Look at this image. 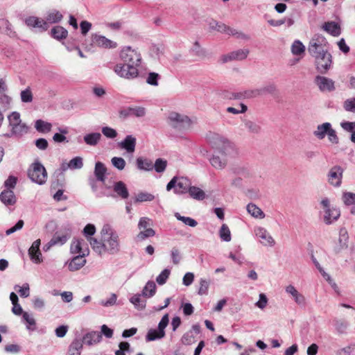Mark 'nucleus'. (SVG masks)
<instances>
[{
	"mask_svg": "<svg viewBox=\"0 0 355 355\" xmlns=\"http://www.w3.org/2000/svg\"><path fill=\"white\" fill-rule=\"evenodd\" d=\"M101 240L96 238H89V243L92 250L99 255L105 253L116 254L121 250L119 236L110 225L105 224L100 232Z\"/></svg>",
	"mask_w": 355,
	"mask_h": 355,
	"instance_id": "f257e3e1",
	"label": "nucleus"
},
{
	"mask_svg": "<svg viewBox=\"0 0 355 355\" xmlns=\"http://www.w3.org/2000/svg\"><path fill=\"white\" fill-rule=\"evenodd\" d=\"M123 64L114 66V72L121 78L128 80L136 78L139 76V67L141 63V56L137 50L130 46L123 47L119 54Z\"/></svg>",
	"mask_w": 355,
	"mask_h": 355,
	"instance_id": "f03ea898",
	"label": "nucleus"
},
{
	"mask_svg": "<svg viewBox=\"0 0 355 355\" xmlns=\"http://www.w3.org/2000/svg\"><path fill=\"white\" fill-rule=\"evenodd\" d=\"M210 142L216 148L214 154L209 159L210 164L216 169H223L227 165V157L234 152V146L230 141L218 135H214Z\"/></svg>",
	"mask_w": 355,
	"mask_h": 355,
	"instance_id": "7ed1b4c3",
	"label": "nucleus"
},
{
	"mask_svg": "<svg viewBox=\"0 0 355 355\" xmlns=\"http://www.w3.org/2000/svg\"><path fill=\"white\" fill-rule=\"evenodd\" d=\"M8 120L10 127V133L6 134V137L21 138L28 132V127L26 123L21 122L19 112H12L8 116Z\"/></svg>",
	"mask_w": 355,
	"mask_h": 355,
	"instance_id": "20e7f679",
	"label": "nucleus"
},
{
	"mask_svg": "<svg viewBox=\"0 0 355 355\" xmlns=\"http://www.w3.org/2000/svg\"><path fill=\"white\" fill-rule=\"evenodd\" d=\"M168 123L171 127L179 132L189 130L192 123L187 116L177 112L170 113L168 117Z\"/></svg>",
	"mask_w": 355,
	"mask_h": 355,
	"instance_id": "39448f33",
	"label": "nucleus"
},
{
	"mask_svg": "<svg viewBox=\"0 0 355 355\" xmlns=\"http://www.w3.org/2000/svg\"><path fill=\"white\" fill-rule=\"evenodd\" d=\"M191 186V180L183 176L173 177L166 185V190L171 191L174 189V193L176 194H184L189 191Z\"/></svg>",
	"mask_w": 355,
	"mask_h": 355,
	"instance_id": "423d86ee",
	"label": "nucleus"
},
{
	"mask_svg": "<svg viewBox=\"0 0 355 355\" xmlns=\"http://www.w3.org/2000/svg\"><path fill=\"white\" fill-rule=\"evenodd\" d=\"M29 178L40 185L44 184L47 179V173L44 166L39 162H34L28 171Z\"/></svg>",
	"mask_w": 355,
	"mask_h": 355,
	"instance_id": "0eeeda50",
	"label": "nucleus"
},
{
	"mask_svg": "<svg viewBox=\"0 0 355 355\" xmlns=\"http://www.w3.org/2000/svg\"><path fill=\"white\" fill-rule=\"evenodd\" d=\"M315 58L316 69L320 73H326L332 64V56L327 51L313 55Z\"/></svg>",
	"mask_w": 355,
	"mask_h": 355,
	"instance_id": "6e6552de",
	"label": "nucleus"
},
{
	"mask_svg": "<svg viewBox=\"0 0 355 355\" xmlns=\"http://www.w3.org/2000/svg\"><path fill=\"white\" fill-rule=\"evenodd\" d=\"M343 172V168L340 166L336 165L331 167L327 175L328 183L334 187H340Z\"/></svg>",
	"mask_w": 355,
	"mask_h": 355,
	"instance_id": "1a4fd4ad",
	"label": "nucleus"
},
{
	"mask_svg": "<svg viewBox=\"0 0 355 355\" xmlns=\"http://www.w3.org/2000/svg\"><path fill=\"white\" fill-rule=\"evenodd\" d=\"M326 44L327 40L324 36L315 35L309 42L308 51L311 55L327 51L324 49Z\"/></svg>",
	"mask_w": 355,
	"mask_h": 355,
	"instance_id": "9d476101",
	"label": "nucleus"
},
{
	"mask_svg": "<svg viewBox=\"0 0 355 355\" xmlns=\"http://www.w3.org/2000/svg\"><path fill=\"white\" fill-rule=\"evenodd\" d=\"M91 40L93 45L101 49H115L118 46L116 42L97 33L92 34Z\"/></svg>",
	"mask_w": 355,
	"mask_h": 355,
	"instance_id": "9b49d317",
	"label": "nucleus"
},
{
	"mask_svg": "<svg viewBox=\"0 0 355 355\" xmlns=\"http://www.w3.org/2000/svg\"><path fill=\"white\" fill-rule=\"evenodd\" d=\"M286 293L289 295L294 302L300 307H305L307 304L306 297L299 292L297 288L292 284H289L285 287Z\"/></svg>",
	"mask_w": 355,
	"mask_h": 355,
	"instance_id": "f8f14e48",
	"label": "nucleus"
},
{
	"mask_svg": "<svg viewBox=\"0 0 355 355\" xmlns=\"http://www.w3.org/2000/svg\"><path fill=\"white\" fill-rule=\"evenodd\" d=\"M254 234L263 245L273 247L275 245L274 239L264 227H256Z\"/></svg>",
	"mask_w": 355,
	"mask_h": 355,
	"instance_id": "ddd939ff",
	"label": "nucleus"
},
{
	"mask_svg": "<svg viewBox=\"0 0 355 355\" xmlns=\"http://www.w3.org/2000/svg\"><path fill=\"white\" fill-rule=\"evenodd\" d=\"M249 53L250 51L248 49H238L222 55L221 60L223 63L234 60H243L248 57Z\"/></svg>",
	"mask_w": 355,
	"mask_h": 355,
	"instance_id": "4468645a",
	"label": "nucleus"
},
{
	"mask_svg": "<svg viewBox=\"0 0 355 355\" xmlns=\"http://www.w3.org/2000/svg\"><path fill=\"white\" fill-rule=\"evenodd\" d=\"M40 239H37L33 243L28 250L30 259L36 264L40 263L43 261L42 255L40 250Z\"/></svg>",
	"mask_w": 355,
	"mask_h": 355,
	"instance_id": "2eb2a0df",
	"label": "nucleus"
},
{
	"mask_svg": "<svg viewBox=\"0 0 355 355\" xmlns=\"http://www.w3.org/2000/svg\"><path fill=\"white\" fill-rule=\"evenodd\" d=\"M315 83L322 92H331L335 89L334 80L329 78L317 76L315 79Z\"/></svg>",
	"mask_w": 355,
	"mask_h": 355,
	"instance_id": "dca6fc26",
	"label": "nucleus"
},
{
	"mask_svg": "<svg viewBox=\"0 0 355 355\" xmlns=\"http://www.w3.org/2000/svg\"><path fill=\"white\" fill-rule=\"evenodd\" d=\"M89 254V249H86L83 252V255H78L73 257L68 264L70 271H76L80 269L86 263L85 256Z\"/></svg>",
	"mask_w": 355,
	"mask_h": 355,
	"instance_id": "f3484780",
	"label": "nucleus"
},
{
	"mask_svg": "<svg viewBox=\"0 0 355 355\" xmlns=\"http://www.w3.org/2000/svg\"><path fill=\"white\" fill-rule=\"evenodd\" d=\"M137 139L132 135H127L125 139L119 143L120 148L126 150L128 153H133L135 150Z\"/></svg>",
	"mask_w": 355,
	"mask_h": 355,
	"instance_id": "a211bd4d",
	"label": "nucleus"
},
{
	"mask_svg": "<svg viewBox=\"0 0 355 355\" xmlns=\"http://www.w3.org/2000/svg\"><path fill=\"white\" fill-rule=\"evenodd\" d=\"M26 24L33 28H38L42 31H45L49 28V25L45 19H40L37 17L31 16L26 19Z\"/></svg>",
	"mask_w": 355,
	"mask_h": 355,
	"instance_id": "6ab92c4d",
	"label": "nucleus"
},
{
	"mask_svg": "<svg viewBox=\"0 0 355 355\" xmlns=\"http://www.w3.org/2000/svg\"><path fill=\"white\" fill-rule=\"evenodd\" d=\"M189 53L195 57L196 60H202L207 57V51L200 44L198 41L193 42L189 49Z\"/></svg>",
	"mask_w": 355,
	"mask_h": 355,
	"instance_id": "aec40b11",
	"label": "nucleus"
},
{
	"mask_svg": "<svg viewBox=\"0 0 355 355\" xmlns=\"http://www.w3.org/2000/svg\"><path fill=\"white\" fill-rule=\"evenodd\" d=\"M324 212V222L327 225H330L335 221H336L340 216V211L339 209L335 207H332V209H327Z\"/></svg>",
	"mask_w": 355,
	"mask_h": 355,
	"instance_id": "412c9836",
	"label": "nucleus"
},
{
	"mask_svg": "<svg viewBox=\"0 0 355 355\" xmlns=\"http://www.w3.org/2000/svg\"><path fill=\"white\" fill-rule=\"evenodd\" d=\"M102 340V335L100 332L92 331L87 333L83 338V343L87 345L91 346L96 345Z\"/></svg>",
	"mask_w": 355,
	"mask_h": 355,
	"instance_id": "4be33fe9",
	"label": "nucleus"
},
{
	"mask_svg": "<svg viewBox=\"0 0 355 355\" xmlns=\"http://www.w3.org/2000/svg\"><path fill=\"white\" fill-rule=\"evenodd\" d=\"M277 92V87L275 84H269L260 89L252 90L248 94V96H257L266 94H274Z\"/></svg>",
	"mask_w": 355,
	"mask_h": 355,
	"instance_id": "5701e85b",
	"label": "nucleus"
},
{
	"mask_svg": "<svg viewBox=\"0 0 355 355\" xmlns=\"http://www.w3.org/2000/svg\"><path fill=\"white\" fill-rule=\"evenodd\" d=\"M0 200L6 205H14L16 203V196L12 190H3L0 193Z\"/></svg>",
	"mask_w": 355,
	"mask_h": 355,
	"instance_id": "b1692460",
	"label": "nucleus"
},
{
	"mask_svg": "<svg viewBox=\"0 0 355 355\" xmlns=\"http://www.w3.org/2000/svg\"><path fill=\"white\" fill-rule=\"evenodd\" d=\"M113 191L117 196L122 199H127L129 197V191L125 184L122 181H118L113 184Z\"/></svg>",
	"mask_w": 355,
	"mask_h": 355,
	"instance_id": "393cba45",
	"label": "nucleus"
},
{
	"mask_svg": "<svg viewBox=\"0 0 355 355\" xmlns=\"http://www.w3.org/2000/svg\"><path fill=\"white\" fill-rule=\"evenodd\" d=\"M88 249L87 244L83 239H74L71 244V251L72 253H78L79 255H83V252Z\"/></svg>",
	"mask_w": 355,
	"mask_h": 355,
	"instance_id": "a878e982",
	"label": "nucleus"
},
{
	"mask_svg": "<svg viewBox=\"0 0 355 355\" xmlns=\"http://www.w3.org/2000/svg\"><path fill=\"white\" fill-rule=\"evenodd\" d=\"M331 128V125L329 122L318 125L316 130L313 132V135L318 139H322L327 135Z\"/></svg>",
	"mask_w": 355,
	"mask_h": 355,
	"instance_id": "bb28decb",
	"label": "nucleus"
},
{
	"mask_svg": "<svg viewBox=\"0 0 355 355\" xmlns=\"http://www.w3.org/2000/svg\"><path fill=\"white\" fill-rule=\"evenodd\" d=\"M322 28L333 36H338L340 34V26L334 21L325 22Z\"/></svg>",
	"mask_w": 355,
	"mask_h": 355,
	"instance_id": "cd10ccee",
	"label": "nucleus"
},
{
	"mask_svg": "<svg viewBox=\"0 0 355 355\" xmlns=\"http://www.w3.org/2000/svg\"><path fill=\"white\" fill-rule=\"evenodd\" d=\"M107 168L104 164L97 162L95 164L94 175L97 180L104 182L105 180V173Z\"/></svg>",
	"mask_w": 355,
	"mask_h": 355,
	"instance_id": "c85d7f7f",
	"label": "nucleus"
},
{
	"mask_svg": "<svg viewBox=\"0 0 355 355\" xmlns=\"http://www.w3.org/2000/svg\"><path fill=\"white\" fill-rule=\"evenodd\" d=\"M246 209L248 212L254 218L262 219L266 216L264 212L255 204L249 203Z\"/></svg>",
	"mask_w": 355,
	"mask_h": 355,
	"instance_id": "c756f323",
	"label": "nucleus"
},
{
	"mask_svg": "<svg viewBox=\"0 0 355 355\" xmlns=\"http://www.w3.org/2000/svg\"><path fill=\"white\" fill-rule=\"evenodd\" d=\"M349 241L348 232L345 227H341L339 230V249L338 251L347 248V243Z\"/></svg>",
	"mask_w": 355,
	"mask_h": 355,
	"instance_id": "7c9ffc66",
	"label": "nucleus"
},
{
	"mask_svg": "<svg viewBox=\"0 0 355 355\" xmlns=\"http://www.w3.org/2000/svg\"><path fill=\"white\" fill-rule=\"evenodd\" d=\"M244 126L250 134L258 135L261 131V125L251 120H245Z\"/></svg>",
	"mask_w": 355,
	"mask_h": 355,
	"instance_id": "2f4dec72",
	"label": "nucleus"
},
{
	"mask_svg": "<svg viewBox=\"0 0 355 355\" xmlns=\"http://www.w3.org/2000/svg\"><path fill=\"white\" fill-rule=\"evenodd\" d=\"M138 169L143 171H151L153 169V163L150 159L138 157L136 160Z\"/></svg>",
	"mask_w": 355,
	"mask_h": 355,
	"instance_id": "473e14b6",
	"label": "nucleus"
},
{
	"mask_svg": "<svg viewBox=\"0 0 355 355\" xmlns=\"http://www.w3.org/2000/svg\"><path fill=\"white\" fill-rule=\"evenodd\" d=\"M51 36L58 40L65 39L67 37V31L60 26L53 27L51 31Z\"/></svg>",
	"mask_w": 355,
	"mask_h": 355,
	"instance_id": "72a5a7b5",
	"label": "nucleus"
},
{
	"mask_svg": "<svg viewBox=\"0 0 355 355\" xmlns=\"http://www.w3.org/2000/svg\"><path fill=\"white\" fill-rule=\"evenodd\" d=\"M62 15L58 10H53L49 11L45 17V21L49 24H55L60 21L62 19Z\"/></svg>",
	"mask_w": 355,
	"mask_h": 355,
	"instance_id": "f704fd0d",
	"label": "nucleus"
},
{
	"mask_svg": "<svg viewBox=\"0 0 355 355\" xmlns=\"http://www.w3.org/2000/svg\"><path fill=\"white\" fill-rule=\"evenodd\" d=\"M35 128L39 132L47 133L51 130L52 124L42 119H38L35 123Z\"/></svg>",
	"mask_w": 355,
	"mask_h": 355,
	"instance_id": "c9c22d12",
	"label": "nucleus"
},
{
	"mask_svg": "<svg viewBox=\"0 0 355 355\" xmlns=\"http://www.w3.org/2000/svg\"><path fill=\"white\" fill-rule=\"evenodd\" d=\"M101 139V135L99 132L87 134L84 136L85 142L90 146H96Z\"/></svg>",
	"mask_w": 355,
	"mask_h": 355,
	"instance_id": "e433bc0d",
	"label": "nucleus"
},
{
	"mask_svg": "<svg viewBox=\"0 0 355 355\" xmlns=\"http://www.w3.org/2000/svg\"><path fill=\"white\" fill-rule=\"evenodd\" d=\"M156 291V284L154 282H147L142 291V295L147 297H153Z\"/></svg>",
	"mask_w": 355,
	"mask_h": 355,
	"instance_id": "4c0bfd02",
	"label": "nucleus"
},
{
	"mask_svg": "<svg viewBox=\"0 0 355 355\" xmlns=\"http://www.w3.org/2000/svg\"><path fill=\"white\" fill-rule=\"evenodd\" d=\"M188 193L193 198L202 200L205 198V193L200 188L191 186Z\"/></svg>",
	"mask_w": 355,
	"mask_h": 355,
	"instance_id": "58836bf2",
	"label": "nucleus"
},
{
	"mask_svg": "<svg viewBox=\"0 0 355 355\" xmlns=\"http://www.w3.org/2000/svg\"><path fill=\"white\" fill-rule=\"evenodd\" d=\"M305 46L300 40H295L291 46V52L295 55H299L304 53Z\"/></svg>",
	"mask_w": 355,
	"mask_h": 355,
	"instance_id": "ea45409f",
	"label": "nucleus"
},
{
	"mask_svg": "<svg viewBox=\"0 0 355 355\" xmlns=\"http://www.w3.org/2000/svg\"><path fill=\"white\" fill-rule=\"evenodd\" d=\"M220 238L225 241L229 242L231 241V232L226 224H223L219 230Z\"/></svg>",
	"mask_w": 355,
	"mask_h": 355,
	"instance_id": "a19ab883",
	"label": "nucleus"
},
{
	"mask_svg": "<svg viewBox=\"0 0 355 355\" xmlns=\"http://www.w3.org/2000/svg\"><path fill=\"white\" fill-rule=\"evenodd\" d=\"M164 336V335H162L161 332L158 329H151L148 331L146 336V339L147 341H153L155 340L161 339Z\"/></svg>",
	"mask_w": 355,
	"mask_h": 355,
	"instance_id": "79ce46f5",
	"label": "nucleus"
},
{
	"mask_svg": "<svg viewBox=\"0 0 355 355\" xmlns=\"http://www.w3.org/2000/svg\"><path fill=\"white\" fill-rule=\"evenodd\" d=\"M69 239V236L64 234H55L53 238L51 239V244L56 245H63L64 244L67 240Z\"/></svg>",
	"mask_w": 355,
	"mask_h": 355,
	"instance_id": "37998d69",
	"label": "nucleus"
},
{
	"mask_svg": "<svg viewBox=\"0 0 355 355\" xmlns=\"http://www.w3.org/2000/svg\"><path fill=\"white\" fill-rule=\"evenodd\" d=\"M130 302L139 310H143L146 307V301L141 300L140 295H133L130 299Z\"/></svg>",
	"mask_w": 355,
	"mask_h": 355,
	"instance_id": "c03bdc74",
	"label": "nucleus"
},
{
	"mask_svg": "<svg viewBox=\"0 0 355 355\" xmlns=\"http://www.w3.org/2000/svg\"><path fill=\"white\" fill-rule=\"evenodd\" d=\"M22 319L26 322L28 329L34 330L35 329V320L28 313L24 312Z\"/></svg>",
	"mask_w": 355,
	"mask_h": 355,
	"instance_id": "a18cd8bd",
	"label": "nucleus"
},
{
	"mask_svg": "<svg viewBox=\"0 0 355 355\" xmlns=\"http://www.w3.org/2000/svg\"><path fill=\"white\" fill-rule=\"evenodd\" d=\"M60 133H55L53 136V139L56 143H62L64 141L68 142L65 135L68 133V130L66 128H59Z\"/></svg>",
	"mask_w": 355,
	"mask_h": 355,
	"instance_id": "49530a36",
	"label": "nucleus"
},
{
	"mask_svg": "<svg viewBox=\"0 0 355 355\" xmlns=\"http://www.w3.org/2000/svg\"><path fill=\"white\" fill-rule=\"evenodd\" d=\"M175 216L178 220L183 222L185 225L190 227H194L198 224L196 220L190 217L182 216L179 213H175Z\"/></svg>",
	"mask_w": 355,
	"mask_h": 355,
	"instance_id": "de8ad7c7",
	"label": "nucleus"
},
{
	"mask_svg": "<svg viewBox=\"0 0 355 355\" xmlns=\"http://www.w3.org/2000/svg\"><path fill=\"white\" fill-rule=\"evenodd\" d=\"M155 234V232L152 228L149 227L148 229L144 230H140V232L137 234V239L139 241H143L147 238L153 237Z\"/></svg>",
	"mask_w": 355,
	"mask_h": 355,
	"instance_id": "09e8293b",
	"label": "nucleus"
},
{
	"mask_svg": "<svg viewBox=\"0 0 355 355\" xmlns=\"http://www.w3.org/2000/svg\"><path fill=\"white\" fill-rule=\"evenodd\" d=\"M83 159L80 157H76L71 159L67 164V167L71 169H80L83 167Z\"/></svg>",
	"mask_w": 355,
	"mask_h": 355,
	"instance_id": "8fccbe9b",
	"label": "nucleus"
},
{
	"mask_svg": "<svg viewBox=\"0 0 355 355\" xmlns=\"http://www.w3.org/2000/svg\"><path fill=\"white\" fill-rule=\"evenodd\" d=\"M167 162L162 158L157 159L155 164H153V168L157 173H162L166 170Z\"/></svg>",
	"mask_w": 355,
	"mask_h": 355,
	"instance_id": "3c124183",
	"label": "nucleus"
},
{
	"mask_svg": "<svg viewBox=\"0 0 355 355\" xmlns=\"http://www.w3.org/2000/svg\"><path fill=\"white\" fill-rule=\"evenodd\" d=\"M155 198L154 196L149 193L141 192L138 193L135 198L136 202H142L152 201Z\"/></svg>",
	"mask_w": 355,
	"mask_h": 355,
	"instance_id": "603ef678",
	"label": "nucleus"
},
{
	"mask_svg": "<svg viewBox=\"0 0 355 355\" xmlns=\"http://www.w3.org/2000/svg\"><path fill=\"white\" fill-rule=\"evenodd\" d=\"M111 162L113 166L119 171H122L125 168V161L122 157H114L112 158Z\"/></svg>",
	"mask_w": 355,
	"mask_h": 355,
	"instance_id": "864d4df0",
	"label": "nucleus"
},
{
	"mask_svg": "<svg viewBox=\"0 0 355 355\" xmlns=\"http://www.w3.org/2000/svg\"><path fill=\"white\" fill-rule=\"evenodd\" d=\"M209 284H210L209 281L205 279H200V287H199L198 293L200 295H207L208 293Z\"/></svg>",
	"mask_w": 355,
	"mask_h": 355,
	"instance_id": "5fc2aeb1",
	"label": "nucleus"
},
{
	"mask_svg": "<svg viewBox=\"0 0 355 355\" xmlns=\"http://www.w3.org/2000/svg\"><path fill=\"white\" fill-rule=\"evenodd\" d=\"M171 271L168 269H164L156 278V282L159 285H163L166 283L170 275Z\"/></svg>",
	"mask_w": 355,
	"mask_h": 355,
	"instance_id": "6e6d98bb",
	"label": "nucleus"
},
{
	"mask_svg": "<svg viewBox=\"0 0 355 355\" xmlns=\"http://www.w3.org/2000/svg\"><path fill=\"white\" fill-rule=\"evenodd\" d=\"M334 326L339 334H345L348 327V324L343 320H337L334 322Z\"/></svg>",
	"mask_w": 355,
	"mask_h": 355,
	"instance_id": "4d7b16f0",
	"label": "nucleus"
},
{
	"mask_svg": "<svg viewBox=\"0 0 355 355\" xmlns=\"http://www.w3.org/2000/svg\"><path fill=\"white\" fill-rule=\"evenodd\" d=\"M194 341L195 338L191 331L186 332L181 338L182 343L186 345H191Z\"/></svg>",
	"mask_w": 355,
	"mask_h": 355,
	"instance_id": "13d9d810",
	"label": "nucleus"
},
{
	"mask_svg": "<svg viewBox=\"0 0 355 355\" xmlns=\"http://www.w3.org/2000/svg\"><path fill=\"white\" fill-rule=\"evenodd\" d=\"M17 288H19L17 291L21 297L26 298L30 295V287L28 284L26 283L21 287L17 285L15 286V289L16 290Z\"/></svg>",
	"mask_w": 355,
	"mask_h": 355,
	"instance_id": "bf43d9fd",
	"label": "nucleus"
},
{
	"mask_svg": "<svg viewBox=\"0 0 355 355\" xmlns=\"http://www.w3.org/2000/svg\"><path fill=\"white\" fill-rule=\"evenodd\" d=\"M168 322H169L168 314L166 313V314L163 315V317L162 318L160 322L158 324V329L161 332L162 335H164L165 336V331H164V329L167 327V325L168 324Z\"/></svg>",
	"mask_w": 355,
	"mask_h": 355,
	"instance_id": "052dcab7",
	"label": "nucleus"
},
{
	"mask_svg": "<svg viewBox=\"0 0 355 355\" xmlns=\"http://www.w3.org/2000/svg\"><path fill=\"white\" fill-rule=\"evenodd\" d=\"M343 200L347 205H351L355 203V193L352 192H345L343 195Z\"/></svg>",
	"mask_w": 355,
	"mask_h": 355,
	"instance_id": "680f3d73",
	"label": "nucleus"
},
{
	"mask_svg": "<svg viewBox=\"0 0 355 355\" xmlns=\"http://www.w3.org/2000/svg\"><path fill=\"white\" fill-rule=\"evenodd\" d=\"M159 78V75L158 73L155 72H150L148 75V77L146 78V83L150 85L157 86Z\"/></svg>",
	"mask_w": 355,
	"mask_h": 355,
	"instance_id": "e2e57ef3",
	"label": "nucleus"
},
{
	"mask_svg": "<svg viewBox=\"0 0 355 355\" xmlns=\"http://www.w3.org/2000/svg\"><path fill=\"white\" fill-rule=\"evenodd\" d=\"M21 100L24 103H30L33 101V94L29 88L21 92Z\"/></svg>",
	"mask_w": 355,
	"mask_h": 355,
	"instance_id": "0e129e2a",
	"label": "nucleus"
},
{
	"mask_svg": "<svg viewBox=\"0 0 355 355\" xmlns=\"http://www.w3.org/2000/svg\"><path fill=\"white\" fill-rule=\"evenodd\" d=\"M152 225V220L149 218L142 217L140 218L138 224V228L140 230L148 229L149 226Z\"/></svg>",
	"mask_w": 355,
	"mask_h": 355,
	"instance_id": "69168bd1",
	"label": "nucleus"
},
{
	"mask_svg": "<svg viewBox=\"0 0 355 355\" xmlns=\"http://www.w3.org/2000/svg\"><path fill=\"white\" fill-rule=\"evenodd\" d=\"M95 232H96V227L92 224H87L84 227L83 234L87 237V241L89 238H93L92 236L95 234Z\"/></svg>",
	"mask_w": 355,
	"mask_h": 355,
	"instance_id": "338daca9",
	"label": "nucleus"
},
{
	"mask_svg": "<svg viewBox=\"0 0 355 355\" xmlns=\"http://www.w3.org/2000/svg\"><path fill=\"white\" fill-rule=\"evenodd\" d=\"M344 108L348 112H355V98L346 100L344 103Z\"/></svg>",
	"mask_w": 355,
	"mask_h": 355,
	"instance_id": "774afa93",
	"label": "nucleus"
}]
</instances>
